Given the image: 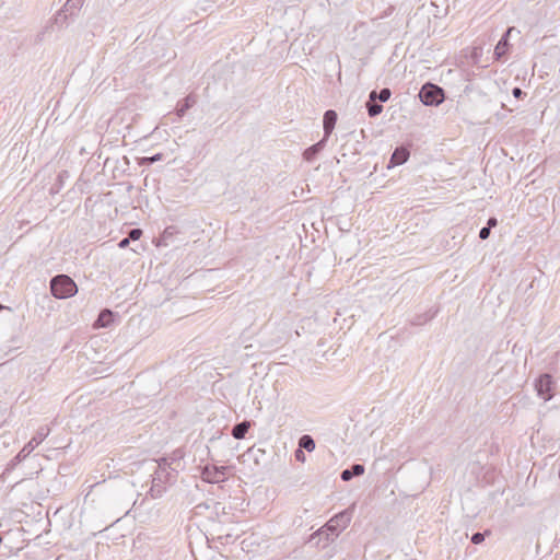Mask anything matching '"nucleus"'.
<instances>
[{
	"label": "nucleus",
	"instance_id": "nucleus-21",
	"mask_svg": "<svg viewBox=\"0 0 560 560\" xmlns=\"http://www.w3.org/2000/svg\"><path fill=\"white\" fill-rule=\"evenodd\" d=\"M141 235H142V230L132 229L128 233V238H129V241H137L141 237Z\"/></svg>",
	"mask_w": 560,
	"mask_h": 560
},
{
	"label": "nucleus",
	"instance_id": "nucleus-15",
	"mask_svg": "<svg viewBox=\"0 0 560 560\" xmlns=\"http://www.w3.org/2000/svg\"><path fill=\"white\" fill-rule=\"evenodd\" d=\"M249 427H250V423L248 421H243V422L235 424L232 429V436L236 440L244 439Z\"/></svg>",
	"mask_w": 560,
	"mask_h": 560
},
{
	"label": "nucleus",
	"instance_id": "nucleus-12",
	"mask_svg": "<svg viewBox=\"0 0 560 560\" xmlns=\"http://www.w3.org/2000/svg\"><path fill=\"white\" fill-rule=\"evenodd\" d=\"M197 102V98L195 95L189 94L187 95L180 103H178L176 108V114L179 118H182L185 113L192 107Z\"/></svg>",
	"mask_w": 560,
	"mask_h": 560
},
{
	"label": "nucleus",
	"instance_id": "nucleus-17",
	"mask_svg": "<svg viewBox=\"0 0 560 560\" xmlns=\"http://www.w3.org/2000/svg\"><path fill=\"white\" fill-rule=\"evenodd\" d=\"M299 447L312 452L315 450V441L311 435L304 434L299 440Z\"/></svg>",
	"mask_w": 560,
	"mask_h": 560
},
{
	"label": "nucleus",
	"instance_id": "nucleus-19",
	"mask_svg": "<svg viewBox=\"0 0 560 560\" xmlns=\"http://www.w3.org/2000/svg\"><path fill=\"white\" fill-rule=\"evenodd\" d=\"M390 95H392L390 90L387 88H384L378 93L376 91H372L370 93V98H371V101H375L376 98H378L381 102H386L389 100Z\"/></svg>",
	"mask_w": 560,
	"mask_h": 560
},
{
	"label": "nucleus",
	"instance_id": "nucleus-26",
	"mask_svg": "<svg viewBox=\"0 0 560 560\" xmlns=\"http://www.w3.org/2000/svg\"><path fill=\"white\" fill-rule=\"evenodd\" d=\"M129 243H130L129 238H128V237H125V238H122V240L119 242L118 246H119L120 248H126V247L129 245Z\"/></svg>",
	"mask_w": 560,
	"mask_h": 560
},
{
	"label": "nucleus",
	"instance_id": "nucleus-13",
	"mask_svg": "<svg viewBox=\"0 0 560 560\" xmlns=\"http://www.w3.org/2000/svg\"><path fill=\"white\" fill-rule=\"evenodd\" d=\"M83 3L84 0H67L62 9L69 13L70 16H75L83 7Z\"/></svg>",
	"mask_w": 560,
	"mask_h": 560
},
{
	"label": "nucleus",
	"instance_id": "nucleus-8",
	"mask_svg": "<svg viewBox=\"0 0 560 560\" xmlns=\"http://www.w3.org/2000/svg\"><path fill=\"white\" fill-rule=\"evenodd\" d=\"M336 121H337V114L335 110L329 109V110L325 112L324 119H323V126H324V137L323 138L328 140L329 136L331 135V132L335 128Z\"/></svg>",
	"mask_w": 560,
	"mask_h": 560
},
{
	"label": "nucleus",
	"instance_id": "nucleus-18",
	"mask_svg": "<svg viewBox=\"0 0 560 560\" xmlns=\"http://www.w3.org/2000/svg\"><path fill=\"white\" fill-rule=\"evenodd\" d=\"M68 16L69 13L63 11V9L59 10L54 18V24L58 26V28H63L68 25Z\"/></svg>",
	"mask_w": 560,
	"mask_h": 560
},
{
	"label": "nucleus",
	"instance_id": "nucleus-1",
	"mask_svg": "<svg viewBox=\"0 0 560 560\" xmlns=\"http://www.w3.org/2000/svg\"><path fill=\"white\" fill-rule=\"evenodd\" d=\"M174 470L171 469L166 458L158 460V466L152 475L149 494L153 499L161 498L166 490V483L173 478Z\"/></svg>",
	"mask_w": 560,
	"mask_h": 560
},
{
	"label": "nucleus",
	"instance_id": "nucleus-28",
	"mask_svg": "<svg viewBox=\"0 0 560 560\" xmlns=\"http://www.w3.org/2000/svg\"><path fill=\"white\" fill-rule=\"evenodd\" d=\"M4 308H8V307H7V306H4V305H2V304L0 303V311H2V310H4Z\"/></svg>",
	"mask_w": 560,
	"mask_h": 560
},
{
	"label": "nucleus",
	"instance_id": "nucleus-24",
	"mask_svg": "<svg viewBox=\"0 0 560 560\" xmlns=\"http://www.w3.org/2000/svg\"><path fill=\"white\" fill-rule=\"evenodd\" d=\"M295 458L299 462H302V463L305 462V454L303 453V451L300 447L295 451Z\"/></svg>",
	"mask_w": 560,
	"mask_h": 560
},
{
	"label": "nucleus",
	"instance_id": "nucleus-20",
	"mask_svg": "<svg viewBox=\"0 0 560 560\" xmlns=\"http://www.w3.org/2000/svg\"><path fill=\"white\" fill-rule=\"evenodd\" d=\"M366 108H368V113H369L370 117H375V116L380 115L383 110L382 105H380L371 100L366 103Z\"/></svg>",
	"mask_w": 560,
	"mask_h": 560
},
{
	"label": "nucleus",
	"instance_id": "nucleus-16",
	"mask_svg": "<svg viewBox=\"0 0 560 560\" xmlns=\"http://www.w3.org/2000/svg\"><path fill=\"white\" fill-rule=\"evenodd\" d=\"M113 317H114V314H113L112 311L103 310L100 313V315H98V317L96 319L95 325L97 327H108L112 324V322H113Z\"/></svg>",
	"mask_w": 560,
	"mask_h": 560
},
{
	"label": "nucleus",
	"instance_id": "nucleus-9",
	"mask_svg": "<svg viewBox=\"0 0 560 560\" xmlns=\"http://www.w3.org/2000/svg\"><path fill=\"white\" fill-rule=\"evenodd\" d=\"M409 158V151L406 148H397L390 158L388 167L404 164Z\"/></svg>",
	"mask_w": 560,
	"mask_h": 560
},
{
	"label": "nucleus",
	"instance_id": "nucleus-5",
	"mask_svg": "<svg viewBox=\"0 0 560 560\" xmlns=\"http://www.w3.org/2000/svg\"><path fill=\"white\" fill-rule=\"evenodd\" d=\"M50 433V429L48 427H40L32 440L24 445V447L14 457V462L24 460L38 446Z\"/></svg>",
	"mask_w": 560,
	"mask_h": 560
},
{
	"label": "nucleus",
	"instance_id": "nucleus-11",
	"mask_svg": "<svg viewBox=\"0 0 560 560\" xmlns=\"http://www.w3.org/2000/svg\"><path fill=\"white\" fill-rule=\"evenodd\" d=\"M364 466L361 464H354L349 469H345L341 471L340 478L343 481L351 480L354 476H361L364 474Z\"/></svg>",
	"mask_w": 560,
	"mask_h": 560
},
{
	"label": "nucleus",
	"instance_id": "nucleus-25",
	"mask_svg": "<svg viewBox=\"0 0 560 560\" xmlns=\"http://www.w3.org/2000/svg\"><path fill=\"white\" fill-rule=\"evenodd\" d=\"M512 94H513L514 97L521 98L524 95V92L520 88H514L512 90Z\"/></svg>",
	"mask_w": 560,
	"mask_h": 560
},
{
	"label": "nucleus",
	"instance_id": "nucleus-22",
	"mask_svg": "<svg viewBox=\"0 0 560 560\" xmlns=\"http://www.w3.org/2000/svg\"><path fill=\"white\" fill-rule=\"evenodd\" d=\"M485 540V535L482 533H475L471 536V542L478 545Z\"/></svg>",
	"mask_w": 560,
	"mask_h": 560
},
{
	"label": "nucleus",
	"instance_id": "nucleus-14",
	"mask_svg": "<svg viewBox=\"0 0 560 560\" xmlns=\"http://www.w3.org/2000/svg\"><path fill=\"white\" fill-rule=\"evenodd\" d=\"M512 28H509L505 33V35L499 40L494 48V56L497 59H500L508 50V36L511 33Z\"/></svg>",
	"mask_w": 560,
	"mask_h": 560
},
{
	"label": "nucleus",
	"instance_id": "nucleus-27",
	"mask_svg": "<svg viewBox=\"0 0 560 560\" xmlns=\"http://www.w3.org/2000/svg\"><path fill=\"white\" fill-rule=\"evenodd\" d=\"M497 224H498L497 219H495V218H490V219L488 220V225H487V228H489V229L491 230V228L495 226Z\"/></svg>",
	"mask_w": 560,
	"mask_h": 560
},
{
	"label": "nucleus",
	"instance_id": "nucleus-7",
	"mask_svg": "<svg viewBox=\"0 0 560 560\" xmlns=\"http://www.w3.org/2000/svg\"><path fill=\"white\" fill-rule=\"evenodd\" d=\"M535 388L537 390V395L545 401L550 400L552 397V377L549 374L540 375L535 383Z\"/></svg>",
	"mask_w": 560,
	"mask_h": 560
},
{
	"label": "nucleus",
	"instance_id": "nucleus-3",
	"mask_svg": "<svg viewBox=\"0 0 560 560\" xmlns=\"http://www.w3.org/2000/svg\"><path fill=\"white\" fill-rule=\"evenodd\" d=\"M420 101L427 106H438L444 101V91L436 84L425 83L419 92Z\"/></svg>",
	"mask_w": 560,
	"mask_h": 560
},
{
	"label": "nucleus",
	"instance_id": "nucleus-4",
	"mask_svg": "<svg viewBox=\"0 0 560 560\" xmlns=\"http://www.w3.org/2000/svg\"><path fill=\"white\" fill-rule=\"evenodd\" d=\"M352 513L350 510H345L335 516H332L327 524L319 530V534L324 530L330 532L332 535L338 536L351 522Z\"/></svg>",
	"mask_w": 560,
	"mask_h": 560
},
{
	"label": "nucleus",
	"instance_id": "nucleus-10",
	"mask_svg": "<svg viewBox=\"0 0 560 560\" xmlns=\"http://www.w3.org/2000/svg\"><path fill=\"white\" fill-rule=\"evenodd\" d=\"M326 142H327V139L323 138L317 143H315L312 147L307 148L304 151V153H303V158L307 162H312L315 159L316 154L319 153L325 148Z\"/></svg>",
	"mask_w": 560,
	"mask_h": 560
},
{
	"label": "nucleus",
	"instance_id": "nucleus-6",
	"mask_svg": "<svg viewBox=\"0 0 560 560\" xmlns=\"http://www.w3.org/2000/svg\"><path fill=\"white\" fill-rule=\"evenodd\" d=\"M228 466L206 465L201 470V478L209 483H220L225 480Z\"/></svg>",
	"mask_w": 560,
	"mask_h": 560
},
{
	"label": "nucleus",
	"instance_id": "nucleus-2",
	"mask_svg": "<svg viewBox=\"0 0 560 560\" xmlns=\"http://www.w3.org/2000/svg\"><path fill=\"white\" fill-rule=\"evenodd\" d=\"M50 291L57 299H68L78 292V287L69 276L58 275L50 280Z\"/></svg>",
	"mask_w": 560,
	"mask_h": 560
},
{
	"label": "nucleus",
	"instance_id": "nucleus-23",
	"mask_svg": "<svg viewBox=\"0 0 560 560\" xmlns=\"http://www.w3.org/2000/svg\"><path fill=\"white\" fill-rule=\"evenodd\" d=\"M490 235V229L487 228V226H483L480 231H479V237L481 240H487Z\"/></svg>",
	"mask_w": 560,
	"mask_h": 560
}]
</instances>
